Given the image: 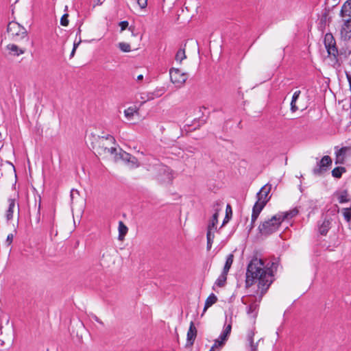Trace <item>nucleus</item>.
Returning a JSON list of instances; mask_svg holds the SVG:
<instances>
[{
	"instance_id": "21",
	"label": "nucleus",
	"mask_w": 351,
	"mask_h": 351,
	"mask_svg": "<svg viewBox=\"0 0 351 351\" xmlns=\"http://www.w3.org/2000/svg\"><path fill=\"white\" fill-rule=\"evenodd\" d=\"M232 330V321L230 320V323L225 326L224 329L222 333L219 336V339L227 341L228 336L230 335Z\"/></svg>"
},
{
	"instance_id": "43",
	"label": "nucleus",
	"mask_w": 351,
	"mask_h": 351,
	"mask_svg": "<svg viewBox=\"0 0 351 351\" xmlns=\"http://www.w3.org/2000/svg\"><path fill=\"white\" fill-rule=\"evenodd\" d=\"M228 212H230V214H232L231 206L229 204H228L226 206V218H228Z\"/></svg>"
},
{
	"instance_id": "7",
	"label": "nucleus",
	"mask_w": 351,
	"mask_h": 351,
	"mask_svg": "<svg viewBox=\"0 0 351 351\" xmlns=\"http://www.w3.org/2000/svg\"><path fill=\"white\" fill-rule=\"evenodd\" d=\"M171 81L177 87H181L186 81L188 75L178 69L172 68L169 71Z\"/></svg>"
},
{
	"instance_id": "42",
	"label": "nucleus",
	"mask_w": 351,
	"mask_h": 351,
	"mask_svg": "<svg viewBox=\"0 0 351 351\" xmlns=\"http://www.w3.org/2000/svg\"><path fill=\"white\" fill-rule=\"evenodd\" d=\"M106 0H95V3L93 5L95 8L96 5H101Z\"/></svg>"
},
{
	"instance_id": "26",
	"label": "nucleus",
	"mask_w": 351,
	"mask_h": 351,
	"mask_svg": "<svg viewBox=\"0 0 351 351\" xmlns=\"http://www.w3.org/2000/svg\"><path fill=\"white\" fill-rule=\"evenodd\" d=\"M233 259H234V255L232 254H230L227 256L226 263H225V265L223 269V271L228 273V271L232 265Z\"/></svg>"
},
{
	"instance_id": "23",
	"label": "nucleus",
	"mask_w": 351,
	"mask_h": 351,
	"mask_svg": "<svg viewBox=\"0 0 351 351\" xmlns=\"http://www.w3.org/2000/svg\"><path fill=\"white\" fill-rule=\"evenodd\" d=\"M15 208V201L14 199L9 200V206L6 212V218L10 220L13 217L14 209Z\"/></svg>"
},
{
	"instance_id": "33",
	"label": "nucleus",
	"mask_w": 351,
	"mask_h": 351,
	"mask_svg": "<svg viewBox=\"0 0 351 351\" xmlns=\"http://www.w3.org/2000/svg\"><path fill=\"white\" fill-rule=\"evenodd\" d=\"M257 308H258V305L257 304H256L255 302L254 303H252L248 308H247V313L248 314H252V313H254V316H255L256 315V310H257Z\"/></svg>"
},
{
	"instance_id": "44",
	"label": "nucleus",
	"mask_w": 351,
	"mask_h": 351,
	"mask_svg": "<svg viewBox=\"0 0 351 351\" xmlns=\"http://www.w3.org/2000/svg\"><path fill=\"white\" fill-rule=\"evenodd\" d=\"M143 79V75H139L136 77V80L137 81H141Z\"/></svg>"
},
{
	"instance_id": "5",
	"label": "nucleus",
	"mask_w": 351,
	"mask_h": 351,
	"mask_svg": "<svg viewBox=\"0 0 351 351\" xmlns=\"http://www.w3.org/2000/svg\"><path fill=\"white\" fill-rule=\"evenodd\" d=\"M277 214L273 216L270 219L263 221L258 227L259 231L262 234L268 235L278 230L282 221Z\"/></svg>"
},
{
	"instance_id": "10",
	"label": "nucleus",
	"mask_w": 351,
	"mask_h": 351,
	"mask_svg": "<svg viewBox=\"0 0 351 351\" xmlns=\"http://www.w3.org/2000/svg\"><path fill=\"white\" fill-rule=\"evenodd\" d=\"M341 39L349 40L351 38V19H344L343 24L340 30Z\"/></svg>"
},
{
	"instance_id": "29",
	"label": "nucleus",
	"mask_w": 351,
	"mask_h": 351,
	"mask_svg": "<svg viewBox=\"0 0 351 351\" xmlns=\"http://www.w3.org/2000/svg\"><path fill=\"white\" fill-rule=\"evenodd\" d=\"M343 172H346V169L345 167H335L332 171V175L333 177L335 178H339L341 177V175Z\"/></svg>"
},
{
	"instance_id": "6",
	"label": "nucleus",
	"mask_w": 351,
	"mask_h": 351,
	"mask_svg": "<svg viewBox=\"0 0 351 351\" xmlns=\"http://www.w3.org/2000/svg\"><path fill=\"white\" fill-rule=\"evenodd\" d=\"M156 177L161 183H170L173 179V173L169 167L165 165H159L157 167Z\"/></svg>"
},
{
	"instance_id": "16",
	"label": "nucleus",
	"mask_w": 351,
	"mask_h": 351,
	"mask_svg": "<svg viewBox=\"0 0 351 351\" xmlns=\"http://www.w3.org/2000/svg\"><path fill=\"white\" fill-rule=\"evenodd\" d=\"M124 115L128 120H132L136 115H138V108L130 106L124 110Z\"/></svg>"
},
{
	"instance_id": "40",
	"label": "nucleus",
	"mask_w": 351,
	"mask_h": 351,
	"mask_svg": "<svg viewBox=\"0 0 351 351\" xmlns=\"http://www.w3.org/2000/svg\"><path fill=\"white\" fill-rule=\"evenodd\" d=\"M300 93H301L300 90L295 91L293 95L291 101H297Z\"/></svg>"
},
{
	"instance_id": "17",
	"label": "nucleus",
	"mask_w": 351,
	"mask_h": 351,
	"mask_svg": "<svg viewBox=\"0 0 351 351\" xmlns=\"http://www.w3.org/2000/svg\"><path fill=\"white\" fill-rule=\"evenodd\" d=\"M121 158L123 160L127 161L128 162H130L132 165L133 167H138V160L134 156H133L126 152H123V153L121 154Z\"/></svg>"
},
{
	"instance_id": "18",
	"label": "nucleus",
	"mask_w": 351,
	"mask_h": 351,
	"mask_svg": "<svg viewBox=\"0 0 351 351\" xmlns=\"http://www.w3.org/2000/svg\"><path fill=\"white\" fill-rule=\"evenodd\" d=\"M215 230H213L210 228H208V230H207L206 239H207V250H210L212 247V245H213V240L215 238Z\"/></svg>"
},
{
	"instance_id": "37",
	"label": "nucleus",
	"mask_w": 351,
	"mask_h": 351,
	"mask_svg": "<svg viewBox=\"0 0 351 351\" xmlns=\"http://www.w3.org/2000/svg\"><path fill=\"white\" fill-rule=\"evenodd\" d=\"M137 3L141 8H145L147 5V0H137Z\"/></svg>"
},
{
	"instance_id": "31",
	"label": "nucleus",
	"mask_w": 351,
	"mask_h": 351,
	"mask_svg": "<svg viewBox=\"0 0 351 351\" xmlns=\"http://www.w3.org/2000/svg\"><path fill=\"white\" fill-rule=\"evenodd\" d=\"M217 218H218V213H215L213 215V218L211 219V221L208 224V228H210V229L216 230V229H217V226H217V221H218Z\"/></svg>"
},
{
	"instance_id": "20",
	"label": "nucleus",
	"mask_w": 351,
	"mask_h": 351,
	"mask_svg": "<svg viewBox=\"0 0 351 351\" xmlns=\"http://www.w3.org/2000/svg\"><path fill=\"white\" fill-rule=\"evenodd\" d=\"M217 301V298L214 293H211L206 300L204 308V312H205L207 308L210 307L212 305L215 304Z\"/></svg>"
},
{
	"instance_id": "19",
	"label": "nucleus",
	"mask_w": 351,
	"mask_h": 351,
	"mask_svg": "<svg viewBox=\"0 0 351 351\" xmlns=\"http://www.w3.org/2000/svg\"><path fill=\"white\" fill-rule=\"evenodd\" d=\"M7 49L15 56H20L25 53V49H20L14 44H9L7 45Z\"/></svg>"
},
{
	"instance_id": "1",
	"label": "nucleus",
	"mask_w": 351,
	"mask_h": 351,
	"mask_svg": "<svg viewBox=\"0 0 351 351\" xmlns=\"http://www.w3.org/2000/svg\"><path fill=\"white\" fill-rule=\"evenodd\" d=\"M277 263L265 264L263 259L254 256L250 261L245 274V287H250L258 282L261 296L267 291L274 281V272Z\"/></svg>"
},
{
	"instance_id": "2",
	"label": "nucleus",
	"mask_w": 351,
	"mask_h": 351,
	"mask_svg": "<svg viewBox=\"0 0 351 351\" xmlns=\"http://www.w3.org/2000/svg\"><path fill=\"white\" fill-rule=\"evenodd\" d=\"M271 190V186L265 185L263 186L259 192L257 193V201L255 203V204L253 206L252 208V217H251V223H250V228H254V223L258 219L261 212L264 208V207L266 206L267 203L270 199V197L269 196V193Z\"/></svg>"
},
{
	"instance_id": "8",
	"label": "nucleus",
	"mask_w": 351,
	"mask_h": 351,
	"mask_svg": "<svg viewBox=\"0 0 351 351\" xmlns=\"http://www.w3.org/2000/svg\"><path fill=\"white\" fill-rule=\"evenodd\" d=\"M324 45L329 55L336 56L338 54V50L336 47V43L333 36L331 34H326L324 36Z\"/></svg>"
},
{
	"instance_id": "14",
	"label": "nucleus",
	"mask_w": 351,
	"mask_h": 351,
	"mask_svg": "<svg viewBox=\"0 0 351 351\" xmlns=\"http://www.w3.org/2000/svg\"><path fill=\"white\" fill-rule=\"evenodd\" d=\"M341 16L343 18L351 19V0L346 1L341 10Z\"/></svg>"
},
{
	"instance_id": "3",
	"label": "nucleus",
	"mask_w": 351,
	"mask_h": 351,
	"mask_svg": "<svg viewBox=\"0 0 351 351\" xmlns=\"http://www.w3.org/2000/svg\"><path fill=\"white\" fill-rule=\"evenodd\" d=\"M7 32L11 38L16 42L27 38L26 29L16 21H11L8 24Z\"/></svg>"
},
{
	"instance_id": "39",
	"label": "nucleus",
	"mask_w": 351,
	"mask_h": 351,
	"mask_svg": "<svg viewBox=\"0 0 351 351\" xmlns=\"http://www.w3.org/2000/svg\"><path fill=\"white\" fill-rule=\"evenodd\" d=\"M298 110V107L296 106V101H291V110L295 112Z\"/></svg>"
},
{
	"instance_id": "30",
	"label": "nucleus",
	"mask_w": 351,
	"mask_h": 351,
	"mask_svg": "<svg viewBox=\"0 0 351 351\" xmlns=\"http://www.w3.org/2000/svg\"><path fill=\"white\" fill-rule=\"evenodd\" d=\"M338 201L341 204L348 202L350 201V198L348 197V194L346 191H343L339 193L338 195Z\"/></svg>"
},
{
	"instance_id": "24",
	"label": "nucleus",
	"mask_w": 351,
	"mask_h": 351,
	"mask_svg": "<svg viewBox=\"0 0 351 351\" xmlns=\"http://www.w3.org/2000/svg\"><path fill=\"white\" fill-rule=\"evenodd\" d=\"M128 230V227L123 223V221L119 223V239L123 240Z\"/></svg>"
},
{
	"instance_id": "35",
	"label": "nucleus",
	"mask_w": 351,
	"mask_h": 351,
	"mask_svg": "<svg viewBox=\"0 0 351 351\" xmlns=\"http://www.w3.org/2000/svg\"><path fill=\"white\" fill-rule=\"evenodd\" d=\"M69 14H64L61 19H60V24L62 26H67L69 25V20H68Z\"/></svg>"
},
{
	"instance_id": "28",
	"label": "nucleus",
	"mask_w": 351,
	"mask_h": 351,
	"mask_svg": "<svg viewBox=\"0 0 351 351\" xmlns=\"http://www.w3.org/2000/svg\"><path fill=\"white\" fill-rule=\"evenodd\" d=\"M186 58L185 49L182 48L177 51L175 59L177 62H182Z\"/></svg>"
},
{
	"instance_id": "25",
	"label": "nucleus",
	"mask_w": 351,
	"mask_h": 351,
	"mask_svg": "<svg viewBox=\"0 0 351 351\" xmlns=\"http://www.w3.org/2000/svg\"><path fill=\"white\" fill-rule=\"evenodd\" d=\"M226 341L217 339L215 341L213 346L211 347L209 351H219L221 348L224 346Z\"/></svg>"
},
{
	"instance_id": "27",
	"label": "nucleus",
	"mask_w": 351,
	"mask_h": 351,
	"mask_svg": "<svg viewBox=\"0 0 351 351\" xmlns=\"http://www.w3.org/2000/svg\"><path fill=\"white\" fill-rule=\"evenodd\" d=\"M254 335V333L253 331H249L247 334V341H249L251 351H257V345H255L253 343Z\"/></svg>"
},
{
	"instance_id": "13",
	"label": "nucleus",
	"mask_w": 351,
	"mask_h": 351,
	"mask_svg": "<svg viewBox=\"0 0 351 351\" xmlns=\"http://www.w3.org/2000/svg\"><path fill=\"white\" fill-rule=\"evenodd\" d=\"M331 227V219H324L320 225H319V232L322 235H326Z\"/></svg>"
},
{
	"instance_id": "46",
	"label": "nucleus",
	"mask_w": 351,
	"mask_h": 351,
	"mask_svg": "<svg viewBox=\"0 0 351 351\" xmlns=\"http://www.w3.org/2000/svg\"><path fill=\"white\" fill-rule=\"evenodd\" d=\"M148 99H154V97H153V96H150V97H149V98H148Z\"/></svg>"
},
{
	"instance_id": "36",
	"label": "nucleus",
	"mask_w": 351,
	"mask_h": 351,
	"mask_svg": "<svg viewBox=\"0 0 351 351\" xmlns=\"http://www.w3.org/2000/svg\"><path fill=\"white\" fill-rule=\"evenodd\" d=\"M13 239H14V234H9L8 236H7V238H6V240H5V244L8 245V246H10L12 241H13Z\"/></svg>"
},
{
	"instance_id": "11",
	"label": "nucleus",
	"mask_w": 351,
	"mask_h": 351,
	"mask_svg": "<svg viewBox=\"0 0 351 351\" xmlns=\"http://www.w3.org/2000/svg\"><path fill=\"white\" fill-rule=\"evenodd\" d=\"M196 336L197 329L195 326L193 322H191L190 324L189 330L187 332L186 346H191L194 343Z\"/></svg>"
},
{
	"instance_id": "45",
	"label": "nucleus",
	"mask_w": 351,
	"mask_h": 351,
	"mask_svg": "<svg viewBox=\"0 0 351 351\" xmlns=\"http://www.w3.org/2000/svg\"><path fill=\"white\" fill-rule=\"evenodd\" d=\"M162 95V93H157L156 95V97H160V96H161Z\"/></svg>"
},
{
	"instance_id": "9",
	"label": "nucleus",
	"mask_w": 351,
	"mask_h": 351,
	"mask_svg": "<svg viewBox=\"0 0 351 351\" xmlns=\"http://www.w3.org/2000/svg\"><path fill=\"white\" fill-rule=\"evenodd\" d=\"M332 160L330 156H324L321 160L318 162L317 167L313 169V173L315 175L321 174L322 172L326 171V168L331 165Z\"/></svg>"
},
{
	"instance_id": "38",
	"label": "nucleus",
	"mask_w": 351,
	"mask_h": 351,
	"mask_svg": "<svg viewBox=\"0 0 351 351\" xmlns=\"http://www.w3.org/2000/svg\"><path fill=\"white\" fill-rule=\"evenodd\" d=\"M119 26L121 27V30L123 31V30H125L128 27V22L126 21H121V22L119 23Z\"/></svg>"
},
{
	"instance_id": "15",
	"label": "nucleus",
	"mask_w": 351,
	"mask_h": 351,
	"mask_svg": "<svg viewBox=\"0 0 351 351\" xmlns=\"http://www.w3.org/2000/svg\"><path fill=\"white\" fill-rule=\"evenodd\" d=\"M348 149V147H341L337 152H336V164H343L345 162L346 154Z\"/></svg>"
},
{
	"instance_id": "32",
	"label": "nucleus",
	"mask_w": 351,
	"mask_h": 351,
	"mask_svg": "<svg viewBox=\"0 0 351 351\" xmlns=\"http://www.w3.org/2000/svg\"><path fill=\"white\" fill-rule=\"evenodd\" d=\"M343 215L347 222L351 221V208H345L342 209Z\"/></svg>"
},
{
	"instance_id": "12",
	"label": "nucleus",
	"mask_w": 351,
	"mask_h": 351,
	"mask_svg": "<svg viewBox=\"0 0 351 351\" xmlns=\"http://www.w3.org/2000/svg\"><path fill=\"white\" fill-rule=\"evenodd\" d=\"M298 214V210L296 208H293L287 212L278 213V215H279L278 219L280 220H281L282 222L285 219H289L294 217Z\"/></svg>"
},
{
	"instance_id": "41",
	"label": "nucleus",
	"mask_w": 351,
	"mask_h": 351,
	"mask_svg": "<svg viewBox=\"0 0 351 351\" xmlns=\"http://www.w3.org/2000/svg\"><path fill=\"white\" fill-rule=\"evenodd\" d=\"M80 42H81V41L80 40L77 43H74L73 49V50H72V51H71V56H73V55H74V53H75V50H76V48L77 47V46L79 45V44H80Z\"/></svg>"
},
{
	"instance_id": "34",
	"label": "nucleus",
	"mask_w": 351,
	"mask_h": 351,
	"mask_svg": "<svg viewBox=\"0 0 351 351\" xmlns=\"http://www.w3.org/2000/svg\"><path fill=\"white\" fill-rule=\"evenodd\" d=\"M119 45L121 51L124 52L130 51V45L129 44L125 43H120Z\"/></svg>"
},
{
	"instance_id": "22",
	"label": "nucleus",
	"mask_w": 351,
	"mask_h": 351,
	"mask_svg": "<svg viewBox=\"0 0 351 351\" xmlns=\"http://www.w3.org/2000/svg\"><path fill=\"white\" fill-rule=\"evenodd\" d=\"M227 275H228V273L222 271L221 274H220V276L218 277V278L215 281V285L217 286H218L219 287H223L226 285V280H227Z\"/></svg>"
},
{
	"instance_id": "4",
	"label": "nucleus",
	"mask_w": 351,
	"mask_h": 351,
	"mask_svg": "<svg viewBox=\"0 0 351 351\" xmlns=\"http://www.w3.org/2000/svg\"><path fill=\"white\" fill-rule=\"evenodd\" d=\"M96 142H99V154H110L114 155L117 151V149L114 146L109 147L110 145H115V138L111 136L108 135L107 136H98L96 138Z\"/></svg>"
}]
</instances>
